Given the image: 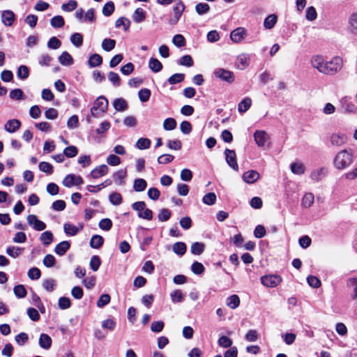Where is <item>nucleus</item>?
<instances>
[{
    "label": "nucleus",
    "instance_id": "obj_1",
    "mask_svg": "<svg viewBox=\"0 0 357 357\" xmlns=\"http://www.w3.org/2000/svg\"><path fill=\"white\" fill-rule=\"evenodd\" d=\"M310 63L320 73L333 75L342 68L343 60L340 56H334L330 61H326L321 55H314L310 59Z\"/></svg>",
    "mask_w": 357,
    "mask_h": 357
},
{
    "label": "nucleus",
    "instance_id": "obj_2",
    "mask_svg": "<svg viewBox=\"0 0 357 357\" xmlns=\"http://www.w3.org/2000/svg\"><path fill=\"white\" fill-rule=\"evenodd\" d=\"M354 162V152L350 149H344L338 151L333 160L334 167L337 170H343Z\"/></svg>",
    "mask_w": 357,
    "mask_h": 357
},
{
    "label": "nucleus",
    "instance_id": "obj_3",
    "mask_svg": "<svg viewBox=\"0 0 357 357\" xmlns=\"http://www.w3.org/2000/svg\"><path fill=\"white\" fill-rule=\"evenodd\" d=\"M108 108V100L104 96H99L94 102L91 109V115L93 117H100L105 114Z\"/></svg>",
    "mask_w": 357,
    "mask_h": 357
},
{
    "label": "nucleus",
    "instance_id": "obj_4",
    "mask_svg": "<svg viewBox=\"0 0 357 357\" xmlns=\"http://www.w3.org/2000/svg\"><path fill=\"white\" fill-rule=\"evenodd\" d=\"M132 207L133 210L138 212V217L147 220H151L153 218V212L151 209L146 208L144 202H136L132 204Z\"/></svg>",
    "mask_w": 357,
    "mask_h": 357
},
{
    "label": "nucleus",
    "instance_id": "obj_5",
    "mask_svg": "<svg viewBox=\"0 0 357 357\" xmlns=\"http://www.w3.org/2000/svg\"><path fill=\"white\" fill-rule=\"evenodd\" d=\"M185 10V5L181 1H177L173 6L174 17L169 20V24H175Z\"/></svg>",
    "mask_w": 357,
    "mask_h": 357
},
{
    "label": "nucleus",
    "instance_id": "obj_6",
    "mask_svg": "<svg viewBox=\"0 0 357 357\" xmlns=\"http://www.w3.org/2000/svg\"><path fill=\"white\" fill-rule=\"evenodd\" d=\"M282 282V278L278 275H268L261 278V282L267 287H275Z\"/></svg>",
    "mask_w": 357,
    "mask_h": 357
},
{
    "label": "nucleus",
    "instance_id": "obj_7",
    "mask_svg": "<svg viewBox=\"0 0 357 357\" xmlns=\"http://www.w3.org/2000/svg\"><path fill=\"white\" fill-rule=\"evenodd\" d=\"M213 74L215 77L228 83H232L234 81L233 73L224 68H218L215 70Z\"/></svg>",
    "mask_w": 357,
    "mask_h": 357
},
{
    "label": "nucleus",
    "instance_id": "obj_8",
    "mask_svg": "<svg viewBox=\"0 0 357 357\" xmlns=\"http://www.w3.org/2000/svg\"><path fill=\"white\" fill-rule=\"evenodd\" d=\"M341 107L340 111L344 114H355L357 112V106L356 104L347 98H342L340 100Z\"/></svg>",
    "mask_w": 357,
    "mask_h": 357
},
{
    "label": "nucleus",
    "instance_id": "obj_9",
    "mask_svg": "<svg viewBox=\"0 0 357 357\" xmlns=\"http://www.w3.org/2000/svg\"><path fill=\"white\" fill-rule=\"evenodd\" d=\"M26 220L30 227L36 231H43L46 228V225L40 220L36 215H29Z\"/></svg>",
    "mask_w": 357,
    "mask_h": 357
},
{
    "label": "nucleus",
    "instance_id": "obj_10",
    "mask_svg": "<svg viewBox=\"0 0 357 357\" xmlns=\"http://www.w3.org/2000/svg\"><path fill=\"white\" fill-rule=\"evenodd\" d=\"M225 159L228 165L234 171H238V165L236 161V155L234 150L226 149L225 151Z\"/></svg>",
    "mask_w": 357,
    "mask_h": 357
},
{
    "label": "nucleus",
    "instance_id": "obj_11",
    "mask_svg": "<svg viewBox=\"0 0 357 357\" xmlns=\"http://www.w3.org/2000/svg\"><path fill=\"white\" fill-rule=\"evenodd\" d=\"M247 36V31L243 27H238L230 33L231 40L235 43H239Z\"/></svg>",
    "mask_w": 357,
    "mask_h": 357
},
{
    "label": "nucleus",
    "instance_id": "obj_12",
    "mask_svg": "<svg viewBox=\"0 0 357 357\" xmlns=\"http://www.w3.org/2000/svg\"><path fill=\"white\" fill-rule=\"evenodd\" d=\"M250 56L247 53L240 54L236 60L235 66L239 70H245L250 65Z\"/></svg>",
    "mask_w": 357,
    "mask_h": 357
},
{
    "label": "nucleus",
    "instance_id": "obj_13",
    "mask_svg": "<svg viewBox=\"0 0 357 357\" xmlns=\"http://www.w3.org/2000/svg\"><path fill=\"white\" fill-rule=\"evenodd\" d=\"M347 138L343 133H333L330 136V142L331 145L341 146L347 142Z\"/></svg>",
    "mask_w": 357,
    "mask_h": 357
},
{
    "label": "nucleus",
    "instance_id": "obj_14",
    "mask_svg": "<svg viewBox=\"0 0 357 357\" xmlns=\"http://www.w3.org/2000/svg\"><path fill=\"white\" fill-rule=\"evenodd\" d=\"M254 139L258 146L263 147L268 140V134L264 130H257L254 133Z\"/></svg>",
    "mask_w": 357,
    "mask_h": 357
},
{
    "label": "nucleus",
    "instance_id": "obj_15",
    "mask_svg": "<svg viewBox=\"0 0 357 357\" xmlns=\"http://www.w3.org/2000/svg\"><path fill=\"white\" fill-rule=\"evenodd\" d=\"M15 20L14 13L10 10H3L1 13V22L6 26H10Z\"/></svg>",
    "mask_w": 357,
    "mask_h": 357
},
{
    "label": "nucleus",
    "instance_id": "obj_16",
    "mask_svg": "<svg viewBox=\"0 0 357 357\" xmlns=\"http://www.w3.org/2000/svg\"><path fill=\"white\" fill-rule=\"evenodd\" d=\"M259 174L257 171L249 170L243 174L242 179L246 183L252 184L259 178Z\"/></svg>",
    "mask_w": 357,
    "mask_h": 357
},
{
    "label": "nucleus",
    "instance_id": "obj_17",
    "mask_svg": "<svg viewBox=\"0 0 357 357\" xmlns=\"http://www.w3.org/2000/svg\"><path fill=\"white\" fill-rule=\"evenodd\" d=\"M21 126V122L17 119L8 120L4 125V129L9 133L17 131Z\"/></svg>",
    "mask_w": 357,
    "mask_h": 357
},
{
    "label": "nucleus",
    "instance_id": "obj_18",
    "mask_svg": "<svg viewBox=\"0 0 357 357\" xmlns=\"http://www.w3.org/2000/svg\"><path fill=\"white\" fill-rule=\"evenodd\" d=\"M109 172V168L106 165H101L93 169L91 175L93 178H98L102 176L106 175Z\"/></svg>",
    "mask_w": 357,
    "mask_h": 357
},
{
    "label": "nucleus",
    "instance_id": "obj_19",
    "mask_svg": "<svg viewBox=\"0 0 357 357\" xmlns=\"http://www.w3.org/2000/svg\"><path fill=\"white\" fill-rule=\"evenodd\" d=\"M327 174V169L325 167H319L312 171L310 178L314 181H319L323 179Z\"/></svg>",
    "mask_w": 357,
    "mask_h": 357
},
{
    "label": "nucleus",
    "instance_id": "obj_20",
    "mask_svg": "<svg viewBox=\"0 0 357 357\" xmlns=\"http://www.w3.org/2000/svg\"><path fill=\"white\" fill-rule=\"evenodd\" d=\"M278 22V16L275 14L268 15L264 21V26L266 29H273Z\"/></svg>",
    "mask_w": 357,
    "mask_h": 357
},
{
    "label": "nucleus",
    "instance_id": "obj_21",
    "mask_svg": "<svg viewBox=\"0 0 357 357\" xmlns=\"http://www.w3.org/2000/svg\"><path fill=\"white\" fill-rule=\"evenodd\" d=\"M314 202V196L312 192H306L301 201V206L303 208H308L311 207Z\"/></svg>",
    "mask_w": 357,
    "mask_h": 357
},
{
    "label": "nucleus",
    "instance_id": "obj_22",
    "mask_svg": "<svg viewBox=\"0 0 357 357\" xmlns=\"http://www.w3.org/2000/svg\"><path fill=\"white\" fill-rule=\"evenodd\" d=\"M63 229L67 235L75 236L80 230L82 229V226L78 227L73 224L65 223L63 225Z\"/></svg>",
    "mask_w": 357,
    "mask_h": 357
},
{
    "label": "nucleus",
    "instance_id": "obj_23",
    "mask_svg": "<svg viewBox=\"0 0 357 357\" xmlns=\"http://www.w3.org/2000/svg\"><path fill=\"white\" fill-rule=\"evenodd\" d=\"M70 244L68 241H64L57 244L54 248V252L59 256L63 255L70 248Z\"/></svg>",
    "mask_w": 357,
    "mask_h": 357
},
{
    "label": "nucleus",
    "instance_id": "obj_24",
    "mask_svg": "<svg viewBox=\"0 0 357 357\" xmlns=\"http://www.w3.org/2000/svg\"><path fill=\"white\" fill-rule=\"evenodd\" d=\"M39 345L43 349H49L52 345L51 337L47 334H41L39 338Z\"/></svg>",
    "mask_w": 357,
    "mask_h": 357
},
{
    "label": "nucleus",
    "instance_id": "obj_25",
    "mask_svg": "<svg viewBox=\"0 0 357 357\" xmlns=\"http://www.w3.org/2000/svg\"><path fill=\"white\" fill-rule=\"evenodd\" d=\"M226 305L231 309H236L240 305V298L238 296L234 294L226 299Z\"/></svg>",
    "mask_w": 357,
    "mask_h": 357
},
{
    "label": "nucleus",
    "instance_id": "obj_26",
    "mask_svg": "<svg viewBox=\"0 0 357 357\" xmlns=\"http://www.w3.org/2000/svg\"><path fill=\"white\" fill-rule=\"evenodd\" d=\"M59 61L61 65L68 66L73 63V59L68 52H63L59 56Z\"/></svg>",
    "mask_w": 357,
    "mask_h": 357
},
{
    "label": "nucleus",
    "instance_id": "obj_27",
    "mask_svg": "<svg viewBox=\"0 0 357 357\" xmlns=\"http://www.w3.org/2000/svg\"><path fill=\"white\" fill-rule=\"evenodd\" d=\"M305 171V165L301 162H294L291 165V172L297 175H302Z\"/></svg>",
    "mask_w": 357,
    "mask_h": 357
},
{
    "label": "nucleus",
    "instance_id": "obj_28",
    "mask_svg": "<svg viewBox=\"0 0 357 357\" xmlns=\"http://www.w3.org/2000/svg\"><path fill=\"white\" fill-rule=\"evenodd\" d=\"M149 67L153 73H158L162 69V64L158 59L151 58L149 61Z\"/></svg>",
    "mask_w": 357,
    "mask_h": 357
},
{
    "label": "nucleus",
    "instance_id": "obj_29",
    "mask_svg": "<svg viewBox=\"0 0 357 357\" xmlns=\"http://www.w3.org/2000/svg\"><path fill=\"white\" fill-rule=\"evenodd\" d=\"M170 298L174 303H181L184 301L185 295L180 289H176L170 293Z\"/></svg>",
    "mask_w": 357,
    "mask_h": 357
},
{
    "label": "nucleus",
    "instance_id": "obj_30",
    "mask_svg": "<svg viewBox=\"0 0 357 357\" xmlns=\"http://www.w3.org/2000/svg\"><path fill=\"white\" fill-rule=\"evenodd\" d=\"M24 251V248L17 246H8L6 248V253L13 258H17Z\"/></svg>",
    "mask_w": 357,
    "mask_h": 357
},
{
    "label": "nucleus",
    "instance_id": "obj_31",
    "mask_svg": "<svg viewBox=\"0 0 357 357\" xmlns=\"http://www.w3.org/2000/svg\"><path fill=\"white\" fill-rule=\"evenodd\" d=\"M151 142L149 138L141 137L136 144L135 147L139 150L148 149L151 146Z\"/></svg>",
    "mask_w": 357,
    "mask_h": 357
},
{
    "label": "nucleus",
    "instance_id": "obj_32",
    "mask_svg": "<svg viewBox=\"0 0 357 357\" xmlns=\"http://www.w3.org/2000/svg\"><path fill=\"white\" fill-rule=\"evenodd\" d=\"M89 65L91 68L99 66L102 63V58L100 54H92L88 61Z\"/></svg>",
    "mask_w": 357,
    "mask_h": 357
},
{
    "label": "nucleus",
    "instance_id": "obj_33",
    "mask_svg": "<svg viewBox=\"0 0 357 357\" xmlns=\"http://www.w3.org/2000/svg\"><path fill=\"white\" fill-rule=\"evenodd\" d=\"M252 105V100L250 98H245L238 105V110L240 113H244L249 109Z\"/></svg>",
    "mask_w": 357,
    "mask_h": 357
},
{
    "label": "nucleus",
    "instance_id": "obj_34",
    "mask_svg": "<svg viewBox=\"0 0 357 357\" xmlns=\"http://www.w3.org/2000/svg\"><path fill=\"white\" fill-rule=\"evenodd\" d=\"M347 284L352 287L351 298L352 300L357 298V277L350 278L347 280Z\"/></svg>",
    "mask_w": 357,
    "mask_h": 357
},
{
    "label": "nucleus",
    "instance_id": "obj_35",
    "mask_svg": "<svg viewBox=\"0 0 357 357\" xmlns=\"http://www.w3.org/2000/svg\"><path fill=\"white\" fill-rule=\"evenodd\" d=\"M146 18V14L144 10L141 8H137L132 15V19L135 22L140 23Z\"/></svg>",
    "mask_w": 357,
    "mask_h": 357
},
{
    "label": "nucleus",
    "instance_id": "obj_36",
    "mask_svg": "<svg viewBox=\"0 0 357 357\" xmlns=\"http://www.w3.org/2000/svg\"><path fill=\"white\" fill-rule=\"evenodd\" d=\"M126 177V170L121 169L113 174V178L116 184L121 185L124 183V178Z\"/></svg>",
    "mask_w": 357,
    "mask_h": 357
},
{
    "label": "nucleus",
    "instance_id": "obj_37",
    "mask_svg": "<svg viewBox=\"0 0 357 357\" xmlns=\"http://www.w3.org/2000/svg\"><path fill=\"white\" fill-rule=\"evenodd\" d=\"M104 238L100 235H93L90 241V246L93 248L98 249L102 246Z\"/></svg>",
    "mask_w": 357,
    "mask_h": 357
},
{
    "label": "nucleus",
    "instance_id": "obj_38",
    "mask_svg": "<svg viewBox=\"0 0 357 357\" xmlns=\"http://www.w3.org/2000/svg\"><path fill=\"white\" fill-rule=\"evenodd\" d=\"M172 250L176 255L182 256L186 252V245L183 242H176L173 245Z\"/></svg>",
    "mask_w": 357,
    "mask_h": 357
},
{
    "label": "nucleus",
    "instance_id": "obj_39",
    "mask_svg": "<svg viewBox=\"0 0 357 357\" xmlns=\"http://www.w3.org/2000/svg\"><path fill=\"white\" fill-rule=\"evenodd\" d=\"M53 234L50 231H45L41 234L40 240L45 245H49L53 241Z\"/></svg>",
    "mask_w": 357,
    "mask_h": 357
},
{
    "label": "nucleus",
    "instance_id": "obj_40",
    "mask_svg": "<svg viewBox=\"0 0 357 357\" xmlns=\"http://www.w3.org/2000/svg\"><path fill=\"white\" fill-rule=\"evenodd\" d=\"M146 181L143 178H137L134 181L133 188L136 192L144 191L146 188Z\"/></svg>",
    "mask_w": 357,
    "mask_h": 357
},
{
    "label": "nucleus",
    "instance_id": "obj_41",
    "mask_svg": "<svg viewBox=\"0 0 357 357\" xmlns=\"http://www.w3.org/2000/svg\"><path fill=\"white\" fill-rule=\"evenodd\" d=\"M204 244L199 242H195L192 244L190 251L192 254L195 255H201L204 250Z\"/></svg>",
    "mask_w": 357,
    "mask_h": 357
},
{
    "label": "nucleus",
    "instance_id": "obj_42",
    "mask_svg": "<svg viewBox=\"0 0 357 357\" xmlns=\"http://www.w3.org/2000/svg\"><path fill=\"white\" fill-rule=\"evenodd\" d=\"M115 45L116 41L113 39L105 38L102 42V48L106 52L112 50L115 47Z\"/></svg>",
    "mask_w": 357,
    "mask_h": 357
},
{
    "label": "nucleus",
    "instance_id": "obj_43",
    "mask_svg": "<svg viewBox=\"0 0 357 357\" xmlns=\"http://www.w3.org/2000/svg\"><path fill=\"white\" fill-rule=\"evenodd\" d=\"M349 23L351 32L357 34V12L351 15Z\"/></svg>",
    "mask_w": 357,
    "mask_h": 357
},
{
    "label": "nucleus",
    "instance_id": "obj_44",
    "mask_svg": "<svg viewBox=\"0 0 357 357\" xmlns=\"http://www.w3.org/2000/svg\"><path fill=\"white\" fill-rule=\"evenodd\" d=\"M113 106L116 111H125L127 109V102L123 98H117L114 100Z\"/></svg>",
    "mask_w": 357,
    "mask_h": 357
},
{
    "label": "nucleus",
    "instance_id": "obj_45",
    "mask_svg": "<svg viewBox=\"0 0 357 357\" xmlns=\"http://www.w3.org/2000/svg\"><path fill=\"white\" fill-rule=\"evenodd\" d=\"M115 26L116 28L122 26L123 27L124 31H127L130 26V21L124 17H119L115 22Z\"/></svg>",
    "mask_w": 357,
    "mask_h": 357
},
{
    "label": "nucleus",
    "instance_id": "obj_46",
    "mask_svg": "<svg viewBox=\"0 0 357 357\" xmlns=\"http://www.w3.org/2000/svg\"><path fill=\"white\" fill-rule=\"evenodd\" d=\"M232 343V340L225 335L220 336L218 340V345L222 348H229Z\"/></svg>",
    "mask_w": 357,
    "mask_h": 357
},
{
    "label": "nucleus",
    "instance_id": "obj_47",
    "mask_svg": "<svg viewBox=\"0 0 357 357\" xmlns=\"http://www.w3.org/2000/svg\"><path fill=\"white\" fill-rule=\"evenodd\" d=\"M50 24L54 28H61L64 26L65 22L62 16L56 15L51 19Z\"/></svg>",
    "mask_w": 357,
    "mask_h": 357
},
{
    "label": "nucleus",
    "instance_id": "obj_48",
    "mask_svg": "<svg viewBox=\"0 0 357 357\" xmlns=\"http://www.w3.org/2000/svg\"><path fill=\"white\" fill-rule=\"evenodd\" d=\"M210 10V6L206 3H199L195 6V10L198 15L206 14Z\"/></svg>",
    "mask_w": 357,
    "mask_h": 357
},
{
    "label": "nucleus",
    "instance_id": "obj_49",
    "mask_svg": "<svg viewBox=\"0 0 357 357\" xmlns=\"http://www.w3.org/2000/svg\"><path fill=\"white\" fill-rule=\"evenodd\" d=\"M109 202L115 206L120 205L122 203V196L119 192H112L109 196Z\"/></svg>",
    "mask_w": 357,
    "mask_h": 357
},
{
    "label": "nucleus",
    "instance_id": "obj_50",
    "mask_svg": "<svg viewBox=\"0 0 357 357\" xmlns=\"http://www.w3.org/2000/svg\"><path fill=\"white\" fill-rule=\"evenodd\" d=\"M71 43L77 47L82 46L83 43V37L79 33H75L70 36Z\"/></svg>",
    "mask_w": 357,
    "mask_h": 357
},
{
    "label": "nucleus",
    "instance_id": "obj_51",
    "mask_svg": "<svg viewBox=\"0 0 357 357\" xmlns=\"http://www.w3.org/2000/svg\"><path fill=\"white\" fill-rule=\"evenodd\" d=\"M111 300L110 296L107 294H102L98 301H97V306L100 308L105 307L107 304L109 303Z\"/></svg>",
    "mask_w": 357,
    "mask_h": 357
},
{
    "label": "nucleus",
    "instance_id": "obj_52",
    "mask_svg": "<svg viewBox=\"0 0 357 357\" xmlns=\"http://www.w3.org/2000/svg\"><path fill=\"white\" fill-rule=\"evenodd\" d=\"M17 75L20 79H26L29 75V70L28 67L24 65L20 66L17 69Z\"/></svg>",
    "mask_w": 357,
    "mask_h": 357
},
{
    "label": "nucleus",
    "instance_id": "obj_53",
    "mask_svg": "<svg viewBox=\"0 0 357 357\" xmlns=\"http://www.w3.org/2000/svg\"><path fill=\"white\" fill-rule=\"evenodd\" d=\"M176 127V121L173 118H167L163 122V128L166 130H172Z\"/></svg>",
    "mask_w": 357,
    "mask_h": 357
},
{
    "label": "nucleus",
    "instance_id": "obj_54",
    "mask_svg": "<svg viewBox=\"0 0 357 357\" xmlns=\"http://www.w3.org/2000/svg\"><path fill=\"white\" fill-rule=\"evenodd\" d=\"M43 288L49 292L54 290L56 287V281L53 279H47L43 282Z\"/></svg>",
    "mask_w": 357,
    "mask_h": 357
},
{
    "label": "nucleus",
    "instance_id": "obj_55",
    "mask_svg": "<svg viewBox=\"0 0 357 357\" xmlns=\"http://www.w3.org/2000/svg\"><path fill=\"white\" fill-rule=\"evenodd\" d=\"M185 75L183 73H176L172 75L168 79V82L170 84H175L183 81Z\"/></svg>",
    "mask_w": 357,
    "mask_h": 357
},
{
    "label": "nucleus",
    "instance_id": "obj_56",
    "mask_svg": "<svg viewBox=\"0 0 357 357\" xmlns=\"http://www.w3.org/2000/svg\"><path fill=\"white\" fill-rule=\"evenodd\" d=\"M202 200L206 205H213L215 203L216 195L214 192H208L204 196Z\"/></svg>",
    "mask_w": 357,
    "mask_h": 357
},
{
    "label": "nucleus",
    "instance_id": "obj_57",
    "mask_svg": "<svg viewBox=\"0 0 357 357\" xmlns=\"http://www.w3.org/2000/svg\"><path fill=\"white\" fill-rule=\"evenodd\" d=\"M138 96L142 102H147L151 96V91L148 89H142L138 92Z\"/></svg>",
    "mask_w": 357,
    "mask_h": 357
},
{
    "label": "nucleus",
    "instance_id": "obj_58",
    "mask_svg": "<svg viewBox=\"0 0 357 357\" xmlns=\"http://www.w3.org/2000/svg\"><path fill=\"white\" fill-rule=\"evenodd\" d=\"M101 264L100 259L97 255H93L90 260V267L93 271H97Z\"/></svg>",
    "mask_w": 357,
    "mask_h": 357
},
{
    "label": "nucleus",
    "instance_id": "obj_59",
    "mask_svg": "<svg viewBox=\"0 0 357 357\" xmlns=\"http://www.w3.org/2000/svg\"><path fill=\"white\" fill-rule=\"evenodd\" d=\"M10 98L16 100H22L24 99V93L20 89L11 90L10 92Z\"/></svg>",
    "mask_w": 357,
    "mask_h": 357
},
{
    "label": "nucleus",
    "instance_id": "obj_60",
    "mask_svg": "<svg viewBox=\"0 0 357 357\" xmlns=\"http://www.w3.org/2000/svg\"><path fill=\"white\" fill-rule=\"evenodd\" d=\"M13 291L15 295L20 298H24L26 295L25 287L22 284L15 286Z\"/></svg>",
    "mask_w": 357,
    "mask_h": 357
},
{
    "label": "nucleus",
    "instance_id": "obj_61",
    "mask_svg": "<svg viewBox=\"0 0 357 357\" xmlns=\"http://www.w3.org/2000/svg\"><path fill=\"white\" fill-rule=\"evenodd\" d=\"M317 17L316 9L313 6H310L305 12V17L308 21H313Z\"/></svg>",
    "mask_w": 357,
    "mask_h": 357
},
{
    "label": "nucleus",
    "instance_id": "obj_62",
    "mask_svg": "<svg viewBox=\"0 0 357 357\" xmlns=\"http://www.w3.org/2000/svg\"><path fill=\"white\" fill-rule=\"evenodd\" d=\"M58 305L59 308L62 310L68 309L71 306L70 299L68 297H61L59 299Z\"/></svg>",
    "mask_w": 357,
    "mask_h": 357
},
{
    "label": "nucleus",
    "instance_id": "obj_63",
    "mask_svg": "<svg viewBox=\"0 0 357 357\" xmlns=\"http://www.w3.org/2000/svg\"><path fill=\"white\" fill-rule=\"evenodd\" d=\"M77 153L78 150L75 146H69L63 151L65 156L68 158H73L77 154Z\"/></svg>",
    "mask_w": 357,
    "mask_h": 357
},
{
    "label": "nucleus",
    "instance_id": "obj_64",
    "mask_svg": "<svg viewBox=\"0 0 357 357\" xmlns=\"http://www.w3.org/2000/svg\"><path fill=\"white\" fill-rule=\"evenodd\" d=\"M98 225L101 229L105 231H109L111 229L112 227V222L109 218H104L100 221Z\"/></svg>",
    "mask_w": 357,
    "mask_h": 357
}]
</instances>
